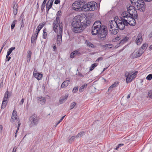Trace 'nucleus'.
<instances>
[{
	"instance_id": "obj_1",
	"label": "nucleus",
	"mask_w": 152,
	"mask_h": 152,
	"mask_svg": "<svg viewBox=\"0 0 152 152\" xmlns=\"http://www.w3.org/2000/svg\"><path fill=\"white\" fill-rule=\"evenodd\" d=\"M92 33L93 35L98 34V37L100 39L104 40L107 34V29L106 26L102 25L99 21L95 22L92 28Z\"/></svg>"
},
{
	"instance_id": "obj_2",
	"label": "nucleus",
	"mask_w": 152,
	"mask_h": 152,
	"mask_svg": "<svg viewBox=\"0 0 152 152\" xmlns=\"http://www.w3.org/2000/svg\"><path fill=\"white\" fill-rule=\"evenodd\" d=\"M87 19L83 18V15H77L73 19L72 25L73 31L75 33L82 31L83 26L87 25Z\"/></svg>"
},
{
	"instance_id": "obj_3",
	"label": "nucleus",
	"mask_w": 152,
	"mask_h": 152,
	"mask_svg": "<svg viewBox=\"0 0 152 152\" xmlns=\"http://www.w3.org/2000/svg\"><path fill=\"white\" fill-rule=\"evenodd\" d=\"M126 8L127 12L124 11L122 13L121 16L123 18L128 19L130 17H137V12L135 9V7L129 4L127 6Z\"/></svg>"
},
{
	"instance_id": "obj_4",
	"label": "nucleus",
	"mask_w": 152,
	"mask_h": 152,
	"mask_svg": "<svg viewBox=\"0 0 152 152\" xmlns=\"http://www.w3.org/2000/svg\"><path fill=\"white\" fill-rule=\"evenodd\" d=\"M117 17H115L114 20H111L109 23V29L110 31L113 34H116L118 31V26L117 23Z\"/></svg>"
},
{
	"instance_id": "obj_5",
	"label": "nucleus",
	"mask_w": 152,
	"mask_h": 152,
	"mask_svg": "<svg viewBox=\"0 0 152 152\" xmlns=\"http://www.w3.org/2000/svg\"><path fill=\"white\" fill-rule=\"evenodd\" d=\"M97 7V3L96 2L90 1L83 5L81 7V10L84 11H93Z\"/></svg>"
},
{
	"instance_id": "obj_6",
	"label": "nucleus",
	"mask_w": 152,
	"mask_h": 152,
	"mask_svg": "<svg viewBox=\"0 0 152 152\" xmlns=\"http://www.w3.org/2000/svg\"><path fill=\"white\" fill-rule=\"evenodd\" d=\"M132 4H134L137 10L143 11L145 9L144 3L143 0H130Z\"/></svg>"
},
{
	"instance_id": "obj_7",
	"label": "nucleus",
	"mask_w": 152,
	"mask_h": 152,
	"mask_svg": "<svg viewBox=\"0 0 152 152\" xmlns=\"http://www.w3.org/2000/svg\"><path fill=\"white\" fill-rule=\"evenodd\" d=\"M121 20L117 18V23L118 26V29L121 30H123L125 28V26H127V21L126 20V19L121 18Z\"/></svg>"
},
{
	"instance_id": "obj_8",
	"label": "nucleus",
	"mask_w": 152,
	"mask_h": 152,
	"mask_svg": "<svg viewBox=\"0 0 152 152\" xmlns=\"http://www.w3.org/2000/svg\"><path fill=\"white\" fill-rule=\"evenodd\" d=\"M125 76L126 77V81L127 83L131 82L133 79L136 77V73H132V72H127L125 74Z\"/></svg>"
},
{
	"instance_id": "obj_9",
	"label": "nucleus",
	"mask_w": 152,
	"mask_h": 152,
	"mask_svg": "<svg viewBox=\"0 0 152 152\" xmlns=\"http://www.w3.org/2000/svg\"><path fill=\"white\" fill-rule=\"evenodd\" d=\"M53 26L54 31L57 34H62L63 29L62 24H55Z\"/></svg>"
},
{
	"instance_id": "obj_10",
	"label": "nucleus",
	"mask_w": 152,
	"mask_h": 152,
	"mask_svg": "<svg viewBox=\"0 0 152 152\" xmlns=\"http://www.w3.org/2000/svg\"><path fill=\"white\" fill-rule=\"evenodd\" d=\"M39 121V118L36 115H33L30 118L31 126L37 125Z\"/></svg>"
},
{
	"instance_id": "obj_11",
	"label": "nucleus",
	"mask_w": 152,
	"mask_h": 152,
	"mask_svg": "<svg viewBox=\"0 0 152 152\" xmlns=\"http://www.w3.org/2000/svg\"><path fill=\"white\" fill-rule=\"evenodd\" d=\"M83 3L81 1H75L72 4V8L76 11H78L79 9L81 10V5Z\"/></svg>"
},
{
	"instance_id": "obj_12",
	"label": "nucleus",
	"mask_w": 152,
	"mask_h": 152,
	"mask_svg": "<svg viewBox=\"0 0 152 152\" xmlns=\"http://www.w3.org/2000/svg\"><path fill=\"white\" fill-rule=\"evenodd\" d=\"M143 52L142 49H139L137 51L134 52L132 54V56L134 58H137L140 56Z\"/></svg>"
},
{
	"instance_id": "obj_13",
	"label": "nucleus",
	"mask_w": 152,
	"mask_h": 152,
	"mask_svg": "<svg viewBox=\"0 0 152 152\" xmlns=\"http://www.w3.org/2000/svg\"><path fill=\"white\" fill-rule=\"evenodd\" d=\"M137 18L130 17L128 19H126V20H127V26L128 24L132 26H134L135 25L136 21L134 18Z\"/></svg>"
},
{
	"instance_id": "obj_14",
	"label": "nucleus",
	"mask_w": 152,
	"mask_h": 152,
	"mask_svg": "<svg viewBox=\"0 0 152 152\" xmlns=\"http://www.w3.org/2000/svg\"><path fill=\"white\" fill-rule=\"evenodd\" d=\"M68 94H66L64 96H61L59 100V102L60 104L63 103L67 99L68 96Z\"/></svg>"
},
{
	"instance_id": "obj_15",
	"label": "nucleus",
	"mask_w": 152,
	"mask_h": 152,
	"mask_svg": "<svg viewBox=\"0 0 152 152\" xmlns=\"http://www.w3.org/2000/svg\"><path fill=\"white\" fill-rule=\"evenodd\" d=\"M142 41V35L140 34H139L136 40V43L138 45H140Z\"/></svg>"
},
{
	"instance_id": "obj_16",
	"label": "nucleus",
	"mask_w": 152,
	"mask_h": 152,
	"mask_svg": "<svg viewBox=\"0 0 152 152\" xmlns=\"http://www.w3.org/2000/svg\"><path fill=\"white\" fill-rule=\"evenodd\" d=\"M39 102L42 105H43L45 103L46 99L45 97L39 96L37 97Z\"/></svg>"
},
{
	"instance_id": "obj_17",
	"label": "nucleus",
	"mask_w": 152,
	"mask_h": 152,
	"mask_svg": "<svg viewBox=\"0 0 152 152\" xmlns=\"http://www.w3.org/2000/svg\"><path fill=\"white\" fill-rule=\"evenodd\" d=\"M80 55V52L77 50H75L72 52L70 55V57L73 58L76 56H78Z\"/></svg>"
},
{
	"instance_id": "obj_18",
	"label": "nucleus",
	"mask_w": 152,
	"mask_h": 152,
	"mask_svg": "<svg viewBox=\"0 0 152 152\" xmlns=\"http://www.w3.org/2000/svg\"><path fill=\"white\" fill-rule=\"evenodd\" d=\"M62 34H57V43L60 44L62 42Z\"/></svg>"
},
{
	"instance_id": "obj_19",
	"label": "nucleus",
	"mask_w": 152,
	"mask_h": 152,
	"mask_svg": "<svg viewBox=\"0 0 152 152\" xmlns=\"http://www.w3.org/2000/svg\"><path fill=\"white\" fill-rule=\"evenodd\" d=\"M44 25L45 23H44L39 24V25L38 26L37 28L35 34L38 35L39 31L44 26Z\"/></svg>"
},
{
	"instance_id": "obj_20",
	"label": "nucleus",
	"mask_w": 152,
	"mask_h": 152,
	"mask_svg": "<svg viewBox=\"0 0 152 152\" xmlns=\"http://www.w3.org/2000/svg\"><path fill=\"white\" fill-rule=\"evenodd\" d=\"M10 96V94L7 90L4 94V97L3 99V100L8 101V99L9 98Z\"/></svg>"
},
{
	"instance_id": "obj_21",
	"label": "nucleus",
	"mask_w": 152,
	"mask_h": 152,
	"mask_svg": "<svg viewBox=\"0 0 152 152\" xmlns=\"http://www.w3.org/2000/svg\"><path fill=\"white\" fill-rule=\"evenodd\" d=\"M38 35L35 34L33 35L31 38V42L32 43H34L35 42L36 40L37 39Z\"/></svg>"
},
{
	"instance_id": "obj_22",
	"label": "nucleus",
	"mask_w": 152,
	"mask_h": 152,
	"mask_svg": "<svg viewBox=\"0 0 152 152\" xmlns=\"http://www.w3.org/2000/svg\"><path fill=\"white\" fill-rule=\"evenodd\" d=\"M34 76L38 80H39L41 79L42 75V74H39V73H38L34 74Z\"/></svg>"
},
{
	"instance_id": "obj_23",
	"label": "nucleus",
	"mask_w": 152,
	"mask_h": 152,
	"mask_svg": "<svg viewBox=\"0 0 152 152\" xmlns=\"http://www.w3.org/2000/svg\"><path fill=\"white\" fill-rule=\"evenodd\" d=\"M129 39L128 37H125L122 39L120 42L119 44L121 45L128 41Z\"/></svg>"
},
{
	"instance_id": "obj_24",
	"label": "nucleus",
	"mask_w": 152,
	"mask_h": 152,
	"mask_svg": "<svg viewBox=\"0 0 152 152\" xmlns=\"http://www.w3.org/2000/svg\"><path fill=\"white\" fill-rule=\"evenodd\" d=\"M113 46L111 44H107L103 45V48L104 49H109L113 47Z\"/></svg>"
},
{
	"instance_id": "obj_25",
	"label": "nucleus",
	"mask_w": 152,
	"mask_h": 152,
	"mask_svg": "<svg viewBox=\"0 0 152 152\" xmlns=\"http://www.w3.org/2000/svg\"><path fill=\"white\" fill-rule=\"evenodd\" d=\"M53 0H49L47 3V7L49 4V9H50L52 7Z\"/></svg>"
},
{
	"instance_id": "obj_26",
	"label": "nucleus",
	"mask_w": 152,
	"mask_h": 152,
	"mask_svg": "<svg viewBox=\"0 0 152 152\" xmlns=\"http://www.w3.org/2000/svg\"><path fill=\"white\" fill-rule=\"evenodd\" d=\"M7 100H3L1 105L2 109H4L5 107L7 104Z\"/></svg>"
},
{
	"instance_id": "obj_27",
	"label": "nucleus",
	"mask_w": 152,
	"mask_h": 152,
	"mask_svg": "<svg viewBox=\"0 0 152 152\" xmlns=\"http://www.w3.org/2000/svg\"><path fill=\"white\" fill-rule=\"evenodd\" d=\"M19 120V119L17 118L16 116L12 117V116L10 121L12 122H15L16 121L17 122Z\"/></svg>"
},
{
	"instance_id": "obj_28",
	"label": "nucleus",
	"mask_w": 152,
	"mask_h": 152,
	"mask_svg": "<svg viewBox=\"0 0 152 152\" xmlns=\"http://www.w3.org/2000/svg\"><path fill=\"white\" fill-rule=\"evenodd\" d=\"M62 24L61 23H60V21L59 20V17H56V20L55 21H54L53 23V25H54L55 24Z\"/></svg>"
},
{
	"instance_id": "obj_29",
	"label": "nucleus",
	"mask_w": 152,
	"mask_h": 152,
	"mask_svg": "<svg viewBox=\"0 0 152 152\" xmlns=\"http://www.w3.org/2000/svg\"><path fill=\"white\" fill-rule=\"evenodd\" d=\"M86 43L88 46L89 47L91 48L94 47V45L88 41L86 40Z\"/></svg>"
},
{
	"instance_id": "obj_30",
	"label": "nucleus",
	"mask_w": 152,
	"mask_h": 152,
	"mask_svg": "<svg viewBox=\"0 0 152 152\" xmlns=\"http://www.w3.org/2000/svg\"><path fill=\"white\" fill-rule=\"evenodd\" d=\"M70 83V81L69 80H66L62 83L61 86H68Z\"/></svg>"
},
{
	"instance_id": "obj_31",
	"label": "nucleus",
	"mask_w": 152,
	"mask_h": 152,
	"mask_svg": "<svg viewBox=\"0 0 152 152\" xmlns=\"http://www.w3.org/2000/svg\"><path fill=\"white\" fill-rule=\"evenodd\" d=\"M15 47H11L10 48L8 49L7 51V54H8V55H10L11 53L12 52V51L13 50H14L15 49Z\"/></svg>"
},
{
	"instance_id": "obj_32",
	"label": "nucleus",
	"mask_w": 152,
	"mask_h": 152,
	"mask_svg": "<svg viewBox=\"0 0 152 152\" xmlns=\"http://www.w3.org/2000/svg\"><path fill=\"white\" fill-rule=\"evenodd\" d=\"M85 132H81L80 133L78 134L75 136L76 137H81L85 134Z\"/></svg>"
},
{
	"instance_id": "obj_33",
	"label": "nucleus",
	"mask_w": 152,
	"mask_h": 152,
	"mask_svg": "<svg viewBox=\"0 0 152 152\" xmlns=\"http://www.w3.org/2000/svg\"><path fill=\"white\" fill-rule=\"evenodd\" d=\"M97 65V64L96 63L92 64L90 68V71L92 70Z\"/></svg>"
},
{
	"instance_id": "obj_34",
	"label": "nucleus",
	"mask_w": 152,
	"mask_h": 152,
	"mask_svg": "<svg viewBox=\"0 0 152 152\" xmlns=\"http://www.w3.org/2000/svg\"><path fill=\"white\" fill-rule=\"evenodd\" d=\"M76 138L75 136H74L72 137H70L69 140L68 142L69 143H71L72 142V141L74 140L75 138Z\"/></svg>"
},
{
	"instance_id": "obj_35",
	"label": "nucleus",
	"mask_w": 152,
	"mask_h": 152,
	"mask_svg": "<svg viewBox=\"0 0 152 152\" xmlns=\"http://www.w3.org/2000/svg\"><path fill=\"white\" fill-rule=\"evenodd\" d=\"M47 33L46 32V30L44 29L43 30V38L44 39H45L47 37Z\"/></svg>"
},
{
	"instance_id": "obj_36",
	"label": "nucleus",
	"mask_w": 152,
	"mask_h": 152,
	"mask_svg": "<svg viewBox=\"0 0 152 152\" xmlns=\"http://www.w3.org/2000/svg\"><path fill=\"white\" fill-rule=\"evenodd\" d=\"M76 103L75 102H73L71 103L70 107V110H72L73 108L76 105Z\"/></svg>"
},
{
	"instance_id": "obj_37",
	"label": "nucleus",
	"mask_w": 152,
	"mask_h": 152,
	"mask_svg": "<svg viewBox=\"0 0 152 152\" xmlns=\"http://www.w3.org/2000/svg\"><path fill=\"white\" fill-rule=\"evenodd\" d=\"M148 96L149 98L152 99V89L148 92Z\"/></svg>"
},
{
	"instance_id": "obj_38",
	"label": "nucleus",
	"mask_w": 152,
	"mask_h": 152,
	"mask_svg": "<svg viewBox=\"0 0 152 152\" xmlns=\"http://www.w3.org/2000/svg\"><path fill=\"white\" fill-rule=\"evenodd\" d=\"M147 47V44L146 43H145L142 45V47L140 49H142V50L143 51V50L145 49Z\"/></svg>"
},
{
	"instance_id": "obj_39",
	"label": "nucleus",
	"mask_w": 152,
	"mask_h": 152,
	"mask_svg": "<svg viewBox=\"0 0 152 152\" xmlns=\"http://www.w3.org/2000/svg\"><path fill=\"white\" fill-rule=\"evenodd\" d=\"M152 78V74H149L146 77V79L148 80H151Z\"/></svg>"
},
{
	"instance_id": "obj_40",
	"label": "nucleus",
	"mask_w": 152,
	"mask_h": 152,
	"mask_svg": "<svg viewBox=\"0 0 152 152\" xmlns=\"http://www.w3.org/2000/svg\"><path fill=\"white\" fill-rule=\"evenodd\" d=\"M13 8L14 9H18V4L16 2L13 3Z\"/></svg>"
},
{
	"instance_id": "obj_41",
	"label": "nucleus",
	"mask_w": 152,
	"mask_h": 152,
	"mask_svg": "<svg viewBox=\"0 0 152 152\" xmlns=\"http://www.w3.org/2000/svg\"><path fill=\"white\" fill-rule=\"evenodd\" d=\"M78 87H75L74 88L73 90L72 91V92L74 93H75L76 92V91L78 90Z\"/></svg>"
},
{
	"instance_id": "obj_42",
	"label": "nucleus",
	"mask_w": 152,
	"mask_h": 152,
	"mask_svg": "<svg viewBox=\"0 0 152 152\" xmlns=\"http://www.w3.org/2000/svg\"><path fill=\"white\" fill-rule=\"evenodd\" d=\"M12 116V117H14V116H16L17 117V113L16 111H15V110H14L13 111Z\"/></svg>"
},
{
	"instance_id": "obj_43",
	"label": "nucleus",
	"mask_w": 152,
	"mask_h": 152,
	"mask_svg": "<svg viewBox=\"0 0 152 152\" xmlns=\"http://www.w3.org/2000/svg\"><path fill=\"white\" fill-rule=\"evenodd\" d=\"M15 21H14L12 25H11V28L12 29H13L15 26Z\"/></svg>"
},
{
	"instance_id": "obj_44",
	"label": "nucleus",
	"mask_w": 152,
	"mask_h": 152,
	"mask_svg": "<svg viewBox=\"0 0 152 152\" xmlns=\"http://www.w3.org/2000/svg\"><path fill=\"white\" fill-rule=\"evenodd\" d=\"M9 56V55H8V54H7L6 57V58L7 59V61H8L11 59V57Z\"/></svg>"
},
{
	"instance_id": "obj_45",
	"label": "nucleus",
	"mask_w": 152,
	"mask_h": 152,
	"mask_svg": "<svg viewBox=\"0 0 152 152\" xmlns=\"http://www.w3.org/2000/svg\"><path fill=\"white\" fill-rule=\"evenodd\" d=\"M24 99L22 98L20 102L19 103V105H21L23 104L24 101Z\"/></svg>"
},
{
	"instance_id": "obj_46",
	"label": "nucleus",
	"mask_w": 152,
	"mask_h": 152,
	"mask_svg": "<svg viewBox=\"0 0 152 152\" xmlns=\"http://www.w3.org/2000/svg\"><path fill=\"white\" fill-rule=\"evenodd\" d=\"M61 11H58L56 14L57 17H58L60 18V17L61 15Z\"/></svg>"
},
{
	"instance_id": "obj_47",
	"label": "nucleus",
	"mask_w": 152,
	"mask_h": 152,
	"mask_svg": "<svg viewBox=\"0 0 152 152\" xmlns=\"http://www.w3.org/2000/svg\"><path fill=\"white\" fill-rule=\"evenodd\" d=\"M31 51L29 50L27 52V56L30 57L31 56Z\"/></svg>"
},
{
	"instance_id": "obj_48",
	"label": "nucleus",
	"mask_w": 152,
	"mask_h": 152,
	"mask_svg": "<svg viewBox=\"0 0 152 152\" xmlns=\"http://www.w3.org/2000/svg\"><path fill=\"white\" fill-rule=\"evenodd\" d=\"M18 12V9H14L13 14L15 15H17Z\"/></svg>"
},
{
	"instance_id": "obj_49",
	"label": "nucleus",
	"mask_w": 152,
	"mask_h": 152,
	"mask_svg": "<svg viewBox=\"0 0 152 152\" xmlns=\"http://www.w3.org/2000/svg\"><path fill=\"white\" fill-rule=\"evenodd\" d=\"M85 86H81L80 88L79 91L80 92H82L83 91L84 88Z\"/></svg>"
},
{
	"instance_id": "obj_50",
	"label": "nucleus",
	"mask_w": 152,
	"mask_h": 152,
	"mask_svg": "<svg viewBox=\"0 0 152 152\" xmlns=\"http://www.w3.org/2000/svg\"><path fill=\"white\" fill-rule=\"evenodd\" d=\"M45 6V4H44L43 3H42V6H41V10L42 11L43 10Z\"/></svg>"
},
{
	"instance_id": "obj_51",
	"label": "nucleus",
	"mask_w": 152,
	"mask_h": 152,
	"mask_svg": "<svg viewBox=\"0 0 152 152\" xmlns=\"http://www.w3.org/2000/svg\"><path fill=\"white\" fill-rule=\"evenodd\" d=\"M119 82H115L113 84L112 86H116L119 85Z\"/></svg>"
},
{
	"instance_id": "obj_52",
	"label": "nucleus",
	"mask_w": 152,
	"mask_h": 152,
	"mask_svg": "<svg viewBox=\"0 0 152 152\" xmlns=\"http://www.w3.org/2000/svg\"><path fill=\"white\" fill-rule=\"evenodd\" d=\"M60 0H55L54 3L55 4H58L60 3Z\"/></svg>"
},
{
	"instance_id": "obj_53",
	"label": "nucleus",
	"mask_w": 152,
	"mask_h": 152,
	"mask_svg": "<svg viewBox=\"0 0 152 152\" xmlns=\"http://www.w3.org/2000/svg\"><path fill=\"white\" fill-rule=\"evenodd\" d=\"M102 59L103 58L102 57H100L96 60V62H98L99 60H102Z\"/></svg>"
},
{
	"instance_id": "obj_54",
	"label": "nucleus",
	"mask_w": 152,
	"mask_h": 152,
	"mask_svg": "<svg viewBox=\"0 0 152 152\" xmlns=\"http://www.w3.org/2000/svg\"><path fill=\"white\" fill-rule=\"evenodd\" d=\"M3 126L2 125H0V133L2 132Z\"/></svg>"
},
{
	"instance_id": "obj_55",
	"label": "nucleus",
	"mask_w": 152,
	"mask_h": 152,
	"mask_svg": "<svg viewBox=\"0 0 152 152\" xmlns=\"http://www.w3.org/2000/svg\"><path fill=\"white\" fill-rule=\"evenodd\" d=\"M17 148L16 147H14V148H13V150H12V152H16V151Z\"/></svg>"
},
{
	"instance_id": "obj_56",
	"label": "nucleus",
	"mask_w": 152,
	"mask_h": 152,
	"mask_svg": "<svg viewBox=\"0 0 152 152\" xmlns=\"http://www.w3.org/2000/svg\"><path fill=\"white\" fill-rule=\"evenodd\" d=\"M115 86H110V87L109 88L108 91L111 90Z\"/></svg>"
},
{
	"instance_id": "obj_57",
	"label": "nucleus",
	"mask_w": 152,
	"mask_h": 152,
	"mask_svg": "<svg viewBox=\"0 0 152 152\" xmlns=\"http://www.w3.org/2000/svg\"><path fill=\"white\" fill-rule=\"evenodd\" d=\"M18 123V127L19 128L20 126V123L19 120L17 122H16Z\"/></svg>"
},
{
	"instance_id": "obj_58",
	"label": "nucleus",
	"mask_w": 152,
	"mask_h": 152,
	"mask_svg": "<svg viewBox=\"0 0 152 152\" xmlns=\"http://www.w3.org/2000/svg\"><path fill=\"white\" fill-rule=\"evenodd\" d=\"M115 39L116 40H119L121 39V38L119 37H117L115 38Z\"/></svg>"
},
{
	"instance_id": "obj_59",
	"label": "nucleus",
	"mask_w": 152,
	"mask_h": 152,
	"mask_svg": "<svg viewBox=\"0 0 152 152\" xmlns=\"http://www.w3.org/2000/svg\"><path fill=\"white\" fill-rule=\"evenodd\" d=\"M38 73L37 72V71L36 69H34V71L33 72V75H34V74Z\"/></svg>"
},
{
	"instance_id": "obj_60",
	"label": "nucleus",
	"mask_w": 152,
	"mask_h": 152,
	"mask_svg": "<svg viewBox=\"0 0 152 152\" xmlns=\"http://www.w3.org/2000/svg\"><path fill=\"white\" fill-rule=\"evenodd\" d=\"M31 56L29 57V56H27V61H30V59H31Z\"/></svg>"
},
{
	"instance_id": "obj_61",
	"label": "nucleus",
	"mask_w": 152,
	"mask_h": 152,
	"mask_svg": "<svg viewBox=\"0 0 152 152\" xmlns=\"http://www.w3.org/2000/svg\"><path fill=\"white\" fill-rule=\"evenodd\" d=\"M124 144H123V143H121V144H119L118 145V146L120 147L121 146H122L124 145Z\"/></svg>"
},
{
	"instance_id": "obj_62",
	"label": "nucleus",
	"mask_w": 152,
	"mask_h": 152,
	"mask_svg": "<svg viewBox=\"0 0 152 152\" xmlns=\"http://www.w3.org/2000/svg\"><path fill=\"white\" fill-rule=\"evenodd\" d=\"M65 115H64L63 116H62L60 120V121H62V120L64 118V117H65Z\"/></svg>"
},
{
	"instance_id": "obj_63",
	"label": "nucleus",
	"mask_w": 152,
	"mask_h": 152,
	"mask_svg": "<svg viewBox=\"0 0 152 152\" xmlns=\"http://www.w3.org/2000/svg\"><path fill=\"white\" fill-rule=\"evenodd\" d=\"M61 121H58V123L56 124L55 126H57V125L59 124L61 122Z\"/></svg>"
},
{
	"instance_id": "obj_64",
	"label": "nucleus",
	"mask_w": 152,
	"mask_h": 152,
	"mask_svg": "<svg viewBox=\"0 0 152 152\" xmlns=\"http://www.w3.org/2000/svg\"><path fill=\"white\" fill-rule=\"evenodd\" d=\"M131 94V93H130L129 94H128L127 96V98L129 99L130 97V95Z\"/></svg>"
}]
</instances>
